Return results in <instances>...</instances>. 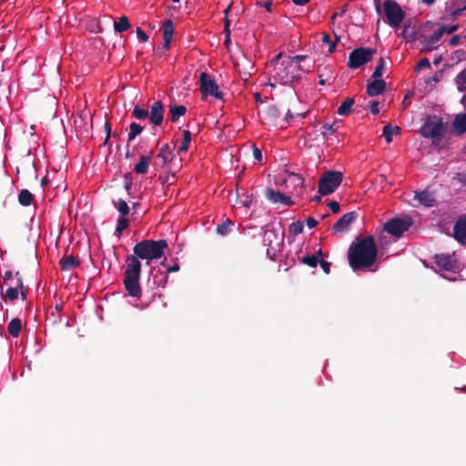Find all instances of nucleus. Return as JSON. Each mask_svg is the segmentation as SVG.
<instances>
[{"instance_id":"f257e3e1","label":"nucleus","mask_w":466,"mask_h":466,"mask_svg":"<svg viewBox=\"0 0 466 466\" xmlns=\"http://www.w3.org/2000/svg\"><path fill=\"white\" fill-rule=\"evenodd\" d=\"M378 258V248L371 235L357 238L348 251V260L354 271L367 269L374 265Z\"/></svg>"},{"instance_id":"f03ea898","label":"nucleus","mask_w":466,"mask_h":466,"mask_svg":"<svg viewBox=\"0 0 466 466\" xmlns=\"http://www.w3.org/2000/svg\"><path fill=\"white\" fill-rule=\"evenodd\" d=\"M167 246L166 239H144L134 246L133 254L128 255L126 261L130 262L135 258L136 260H146V264L148 266L152 260L161 258L164 256Z\"/></svg>"},{"instance_id":"7ed1b4c3","label":"nucleus","mask_w":466,"mask_h":466,"mask_svg":"<svg viewBox=\"0 0 466 466\" xmlns=\"http://www.w3.org/2000/svg\"><path fill=\"white\" fill-rule=\"evenodd\" d=\"M282 54H278L271 63L274 67L271 71L272 77L281 85H292L300 80L299 71H304L302 66L293 64L290 58H284L279 61ZM309 71V69H305Z\"/></svg>"},{"instance_id":"20e7f679","label":"nucleus","mask_w":466,"mask_h":466,"mask_svg":"<svg viewBox=\"0 0 466 466\" xmlns=\"http://www.w3.org/2000/svg\"><path fill=\"white\" fill-rule=\"evenodd\" d=\"M127 266L124 271L123 283L129 296L139 299L142 296V289L140 286L141 262L134 258L129 261H126Z\"/></svg>"},{"instance_id":"39448f33","label":"nucleus","mask_w":466,"mask_h":466,"mask_svg":"<svg viewBox=\"0 0 466 466\" xmlns=\"http://www.w3.org/2000/svg\"><path fill=\"white\" fill-rule=\"evenodd\" d=\"M443 131L442 119L438 116H429L420 130L423 137L431 138L436 145L441 142Z\"/></svg>"},{"instance_id":"423d86ee","label":"nucleus","mask_w":466,"mask_h":466,"mask_svg":"<svg viewBox=\"0 0 466 466\" xmlns=\"http://www.w3.org/2000/svg\"><path fill=\"white\" fill-rule=\"evenodd\" d=\"M343 174L340 171H325L319 180V193L327 196L333 193L341 184Z\"/></svg>"},{"instance_id":"0eeeda50","label":"nucleus","mask_w":466,"mask_h":466,"mask_svg":"<svg viewBox=\"0 0 466 466\" xmlns=\"http://www.w3.org/2000/svg\"><path fill=\"white\" fill-rule=\"evenodd\" d=\"M413 225L410 216L395 217L383 225V229L393 237L400 238Z\"/></svg>"},{"instance_id":"6e6552de","label":"nucleus","mask_w":466,"mask_h":466,"mask_svg":"<svg viewBox=\"0 0 466 466\" xmlns=\"http://www.w3.org/2000/svg\"><path fill=\"white\" fill-rule=\"evenodd\" d=\"M199 89L202 100H205L208 96H212L218 99L223 98V93L219 90L215 79L207 72H202L199 76Z\"/></svg>"},{"instance_id":"1a4fd4ad","label":"nucleus","mask_w":466,"mask_h":466,"mask_svg":"<svg viewBox=\"0 0 466 466\" xmlns=\"http://www.w3.org/2000/svg\"><path fill=\"white\" fill-rule=\"evenodd\" d=\"M376 50L368 47H358L350 53L347 66L351 69H357L370 62Z\"/></svg>"},{"instance_id":"9d476101","label":"nucleus","mask_w":466,"mask_h":466,"mask_svg":"<svg viewBox=\"0 0 466 466\" xmlns=\"http://www.w3.org/2000/svg\"><path fill=\"white\" fill-rule=\"evenodd\" d=\"M383 7L389 25L393 28L399 27L405 16L400 5L395 0H386Z\"/></svg>"},{"instance_id":"9b49d317","label":"nucleus","mask_w":466,"mask_h":466,"mask_svg":"<svg viewBox=\"0 0 466 466\" xmlns=\"http://www.w3.org/2000/svg\"><path fill=\"white\" fill-rule=\"evenodd\" d=\"M436 266L445 271L458 273L461 271V266L453 256L449 254H436L434 256Z\"/></svg>"},{"instance_id":"f8f14e48","label":"nucleus","mask_w":466,"mask_h":466,"mask_svg":"<svg viewBox=\"0 0 466 466\" xmlns=\"http://www.w3.org/2000/svg\"><path fill=\"white\" fill-rule=\"evenodd\" d=\"M263 243L268 247L267 255L271 260H275L279 247V238L274 229H266L263 235Z\"/></svg>"},{"instance_id":"ddd939ff","label":"nucleus","mask_w":466,"mask_h":466,"mask_svg":"<svg viewBox=\"0 0 466 466\" xmlns=\"http://www.w3.org/2000/svg\"><path fill=\"white\" fill-rule=\"evenodd\" d=\"M165 108L161 101H155L148 111L149 122L154 126H161L164 121Z\"/></svg>"},{"instance_id":"4468645a","label":"nucleus","mask_w":466,"mask_h":466,"mask_svg":"<svg viewBox=\"0 0 466 466\" xmlns=\"http://www.w3.org/2000/svg\"><path fill=\"white\" fill-rule=\"evenodd\" d=\"M357 212L351 211L344 214L341 218H339L336 223L332 226V231L337 233L344 232L350 224L356 219Z\"/></svg>"},{"instance_id":"2eb2a0df","label":"nucleus","mask_w":466,"mask_h":466,"mask_svg":"<svg viewBox=\"0 0 466 466\" xmlns=\"http://www.w3.org/2000/svg\"><path fill=\"white\" fill-rule=\"evenodd\" d=\"M453 237L462 245H466V215L461 216L453 226Z\"/></svg>"},{"instance_id":"dca6fc26","label":"nucleus","mask_w":466,"mask_h":466,"mask_svg":"<svg viewBox=\"0 0 466 466\" xmlns=\"http://www.w3.org/2000/svg\"><path fill=\"white\" fill-rule=\"evenodd\" d=\"M168 279L166 271L160 269H153L150 273L149 281L152 282L153 288H165Z\"/></svg>"},{"instance_id":"f3484780","label":"nucleus","mask_w":466,"mask_h":466,"mask_svg":"<svg viewBox=\"0 0 466 466\" xmlns=\"http://www.w3.org/2000/svg\"><path fill=\"white\" fill-rule=\"evenodd\" d=\"M161 30L163 32V39H164L163 48L165 50H168L170 47V42L172 40L173 34H174V25H173L172 20H170V19L165 20L161 25Z\"/></svg>"},{"instance_id":"a211bd4d","label":"nucleus","mask_w":466,"mask_h":466,"mask_svg":"<svg viewBox=\"0 0 466 466\" xmlns=\"http://www.w3.org/2000/svg\"><path fill=\"white\" fill-rule=\"evenodd\" d=\"M386 89V82L383 79L374 80L367 85V95L369 96H376L380 95Z\"/></svg>"},{"instance_id":"6ab92c4d","label":"nucleus","mask_w":466,"mask_h":466,"mask_svg":"<svg viewBox=\"0 0 466 466\" xmlns=\"http://www.w3.org/2000/svg\"><path fill=\"white\" fill-rule=\"evenodd\" d=\"M452 130L457 135H462L466 132V113L455 116L452 122Z\"/></svg>"},{"instance_id":"aec40b11","label":"nucleus","mask_w":466,"mask_h":466,"mask_svg":"<svg viewBox=\"0 0 466 466\" xmlns=\"http://www.w3.org/2000/svg\"><path fill=\"white\" fill-rule=\"evenodd\" d=\"M414 199H417L421 205L425 207H432L435 203V198L432 193L428 190L416 192Z\"/></svg>"},{"instance_id":"412c9836","label":"nucleus","mask_w":466,"mask_h":466,"mask_svg":"<svg viewBox=\"0 0 466 466\" xmlns=\"http://www.w3.org/2000/svg\"><path fill=\"white\" fill-rule=\"evenodd\" d=\"M446 29V25L441 26L437 31H435L432 35H431L427 39V48L426 50H433L437 48L436 44L440 41L441 36L443 35Z\"/></svg>"},{"instance_id":"4be33fe9","label":"nucleus","mask_w":466,"mask_h":466,"mask_svg":"<svg viewBox=\"0 0 466 466\" xmlns=\"http://www.w3.org/2000/svg\"><path fill=\"white\" fill-rule=\"evenodd\" d=\"M149 162L150 156H140L139 161L134 167V171L138 175H144L147 173Z\"/></svg>"},{"instance_id":"5701e85b","label":"nucleus","mask_w":466,"mask_h":466,"mask_svg":"<svg viewBox=\"0 0 466 466\" xmlns=\"http://www.w3.org/2000/svg\"><path fill=\"white\" fill-rule=\"evenodd\" d=\"M59 265L62 270H69L76 268L79 265V260L72 255L65 256L60 259Z\"/></svg>"},{"instance_id":"b1692460","label":"nucleus","mask_w":466,"mask_h":466,"mask_svg":"<svg viewBox=\"0 0 466 466\" xmlns=\"http://www.w3.org/2000/svg\"><path fill=\"white\" fill-rule=\"evenodd\" d=\"M355 101L353 97H347L345 101L339 106L337 114L341 116H347L352 113V106Z\"/></svg>"},{"instance_id":"393cba45","label":"nucleus","mask_w":466,"mask_h":466,"mask_svg":"<svg viewBox=\"0 0 466 466\" xmlns=\"http://www.w3.org/2000/svg\"><path fill=\"white\" fill-rule=\"evenodd\" d=\"M187 112V108L183 105H170L169 114L171 122H177L178 118L184 116Z\"/></svg>"},{"instance_id":"a878e982","label":"nucleus","mask_w":466,"mask_h":466,"mask_svg":"<svg viewBox=\"0 0 466 466\" xmlns=\"http://www.w3.org/2000/svg\"><path fill=\"white\" fill-rule=\"evenodd\" d=\"M22 329V321L19 318L12 319L8 323L7 330L12 337H18Z\"/></svg>"},{"instance_id":"bb28decb","label":"nucleus","mask_w":466,"mask_h":466,"mask_svg":"<svg viewBox=\"0 0 466 466\" xmlns=\"http://www.w3.org/2000/svg\"><path fill=\"white\" fill-rule=\"evenodd\" d=\"M400 133V127H393L390 124H387L383 127V137H385L386 142L389 144L392 141L393 135H399Z\"/></svg>"},{"instance_id":"cd10ccee","label":"nucleus","mask_w":466,"mask_h":466,"mask_svg":"<svg viewBox=\"0 0 466 466\" xmlns=\"http://www.w3.org/2000/svg\"><path fill=\"white\" fill-rule=\"evenodd\" d=\"M34 200L33 194L28 189H22L18 194V202L24 207H28Z\"/></svg>"},{"instance_id":"c85d7f7f","label":"nucleus","mask_w":466,"mask_h":466,"mask_svg":"<svg viewBox=\"0 0 466 466\" xmlns=\"http://www.w3.org/2000/svg\"><path fill=\"white\" fill-rule=\"evenodd\" d=\"M282 197L283 193H281L280 191L274 190L270 187H267L265 190V198L271 203H280Z\"/></svg>"},{"instance_id":"c756f323","label":"nucleus","mask_w":466,"mask_h":466,"mask_svg":"<svg viewBox=\"0 0 466 466\" xmlns=\"http://www.w3.org/2000/svg\"><path fill=\"white\" fill-rule=\"evenodd\" d=\"M131 27L128 18L126 15H123L119 18L118 21L114 23V29L117 33H122L124 31L128 30Z\"/></svg>"},{"instance_id":"7c9ffc66","label":"nucleus","mask_w":466,"mask_h":466,"mask_svg":"<svg viewBox=\"0 0 466 466\" xmlns=\"http://www.w3.org/2000/svg\"><path fill=\"white\" fill-rule=\"evenodd\" d=\"M233 225L232 220L227 218L222 223L217 226V233L221 236H227L231 231V226Z\"/></svg>"},{"instance_id":"2f4dec72","label":"nucleus","mask_w":466,"mask_h":466,"mask_svg":"<svg viewBox=\"0 0 466 466\" xmlns=\"http://www.w3.org/2000/svg\"><path fill=\"white\" fill-rule=\"evenodd\" d=\"M142 131H143V127L139 124H137L136 122L131 123L129 126L127 143H129L133 139H135L138 135L141 134Z\"/></svg>"},{"instance_id":"473e14b6","label":"nucleus","mask_w":466,"mask_h":466,"mask_svg":"<svg viewBox=\"0 0 466 466\" xmlns=\"http://www.w3.org/2000/svg\"><path fill=\"white\" fill-rule=\"evenodd\" d=\"M157 157L162 158L164 165H167V163H169L171 161V159H172V152L169 149L168 144H165L161 147L160 152L158 153Z\"/></svg>"},{"instance_id":"72a5a7b5","label":"nucleus","mask_w":466,"mask_h":466,"mask_svg":"<svg viewBox=\"0 0 466 466\" xmlns=\"http://www.w3.org/2000/svg\"><path fill=\"white\" fill-rule=\"evenodd\" d=\"M191 136L192 135L189 130H185L183 132V140H182L181 145L178 147V149H177L178 153L187 152L188 150L189 144L191 141Z\"/></svg>"},{"instance_id":"f704fd0d","label":"nucleus","mask_w":466,"mask_h":466,"mask_svg":"<svg viewBox=\"0 0 466 466\" xmlns=\"http://www.w3.org/2000/svg\"><path fill=\"white\" fill-rule=\"evenodd\" d=\"M113 204L114 207L117 208V210L121 214V217H126L129 214L130 208L124 199L119 198L117 199V201H114Z\"/></svg>"},{"instance_id":"c9c22d12","label":"nucleus","mask_w":466,"mask_h":466,"mask_svg":"<svg viewBox=\"0 0 466 466\" xmlns=\"http://www.w3.org/2000/svg\"><path fill=\"white\" fill-rule=\"evenodd\" d=\"M132 116L137 120H144L148 116V110L136 106L132 110Z\"/></svg>"},{"instance_id":"e433bc0d","label":"nucleus","mask_w":466,"mask_h":466,"mask_svg":"<svg viewBox=\"0 0 466 466\" xmlns=\"http://www.w3.org/2000/svg\"><path fill=\"white\" fill-rule=\"evenodd\" d=\"M385 72V61L382 57L380 58L379 64L375 67V70L372 74L373 78L380 79L383 76Z\"/></svg>"},{"instance_id":"4c0bfd02","label":"nucleus","mask_w":466,"mask_h":466,"mask_svg":"<svg viewBox=\"0 0 466 466\" xmlns=\"http://www.w3.org/2000/svg\"><path fill=\"white\" fill-rule=\"evenodd\" d=\"M303 222L298 220L290 224L289 231L292 235H299L303 232Z\"/></svg>"},{"instance_id":"58836bf2","label":"nucleus","mask_w":466,"mask_h":466,"mask_svg":"<svg viewBox=\"0 0 466 466\" xmlns=\"http://www.w3.org/2000/svg\"><path fill=\"white\" fill-rule=\"evenodd\" d=\"M289 181L294 185V187L299 186L301 188L305 187V180L300 175L291 174L289 177Z\"/></svg>"},{"instance_id":"ea45409f","label":"nucleus","mask_w":466,"mask_h":466,"mask_svg":"<svg viewBox=\"0 0 466 466\" xmlns=\"http://www.w3.org/2000/svg\"><path fill=\"white\" fill-rule=\"evenodd\" d=\"M339 38L337 37L336 41L332 42L330 39V36L327 33H324L322 35V42L329 45V53L335 52L337 41H339Z\"/></svg>"},{"instance_id":"a19ab883","label":"nucleus","mask_w":466,"mask_h":466,"mask_svg":"<svg viewBox=\"0 0 466 466\" xmlns=\"http://www.w3.org/2000/svg\"><path fill=\"white\" fill-rule=\"evenodd\" d=\"M129 225L128 220L125 217H120L117 219V224L116 228V233L120 235Z\"/></svg>"},{"instance_id":"79ce46f5","label":"nucleus","mask_w":466,"mask_h":466,"mask_svg":"<svg viewBox=\"0 0 466 466\" xmlns=\"http://www.w3.org/2000/svg\"><path fill=\"white\" fill-rule=\"evenodd\" d=\"M302 262L304 264L308 265L309 267L316 268L319 263V260H318L317 256L311 255V256L303 257Z\"/></svg>"},{"instance_id":"37998d69","label":"nucleus","mask_w":466,"mask_h":466,"mask_svg":"<svg viewBox=\"0 0 466 466\" xmlns=\"http://www.w3.org/2000/svg\"><path fill=\"white\" fill-rule=\"evenodd\" d=\"M5 298L14 301L18 298V288L17 285L15 287H9L6 290Z\"/></svg>"},{"instance_id":"c03bdc74","label":"nucleus","mask_w":466,"mask_h":466,"mask_svg":"<svg viewBox=\"0 0 466 466\" xmlns=\"http://www.w3.org/2000/svg\"><path fill=\"white\" fill-rule=\"evenodd\" d=\"M15 277H17V288L21 292L22 299L25 300L26 299L27 289H25L23 279L19 277V272L15 273Z\"/></svg>"},{"instance_id":"a18cd8bd","label":"nucleus","mask_w":466,"mask_h":466,"mask_svg":"<svg viewBox=\"0 0 466 466\" xmlns=\"http://www.w3.org/2000/svg\"><path fill=\"white\" fill-rule=\"evenodd\" d=\"M322 135L324 137H328L329 135H332L334 134L337 129L334 127V125H329V124H324L323 127H322Z\"/></svg>"},{"instance_id":"49530a36","label":"nucleus","mask_w":466,"mask_h":466,"mask_svg":"<svg viewBox=\"0 0 466 466\" xmlns=\"http://www.w3.org/2000/svg\"><path fill=\"white\" fill-rule=\"evenodd\" d=\"M453 180L457 181L461 187L466 186V174L465 173H456L452 177Z\"/></svg>"},{"instance_id":"de8ad7c7","label":"nucleus","mask_w":466,"mask_h":466,"mask_svg":"<svg viewBox=\"0 0 466 466\" xmlns=\"http://www.w3.org/2000/svg\"><path fill=\"white\" fill-rule=\"evenodd\" d=\"M238 201L242 206L248 208L251 204L252 198L250 196L243 194L242 197H238Z\"/></svg>"},{"instance_id":"09e8293b","label":"nucleus","mask_w":466,"mask_h":466,"mask_svg":"<svg viewBox=\"0 0 466 466\" xmlns=\"http://www.w3.org/2000/svg\"><path fill=\"white\" fill-rule=\"evenodd\" d=\"M429 67H431L430 60L427 57H424V58L420 59V62L418 63V65L416 66V70L419 71L423 68H429Z\"/></svg>"},{"instance_id":"8fccbe9b","label":"nucleus","mask_w":466,"mask_h":466,"mask_svg":"<svg viewBox=\"0 0 466 466\" xmlns=\"http://www.w3.org/2000/svg\"><path fill=\"white\" fill-rule=\"evenodd\" d=\"M124 180H125V189L127 192H129V190L131 189V187H132V177H131V174L130 173H127L124 176Z\"/></svg>"},{"instance_id":"3c124183","label":"nucleus","mask_w":466,"mask_h":466,"mask_svg":"<svg viewBox=\"0 0 466 466\" xmlns=\"http://www.w3.org/2000/svg\"><path fill=\"white\" fill-rule=\"evenodd\" d=\"M136 32H137V35L140 41H142V42L148 41V35L140 27H137Z\"/></svg>"},{"instance_id":"603ef678","label":"nucleus","mask_w":466,"mask_h":466,"mask_svg":"<svg viewBox=\"0 0 466 466\" xmlns=\"http://www.w3.org/2000/svg\"><path fill=\"white\" fill-rule=\"evenodd\" d=\"M328 206L329 208H330V210L333 212V213H339V210H340V206L339 204V202L337 201H329L328 203Z\"/></svg>"},{"instance_id":"864d4df0","label":"nucleus","mask_w":466,"mask_h":466,"mask_svg":"<svg viewBox=\"0 0 466 466\" xmlns=\"http://www.w3.org/2000/svg\"><path fill=\"white\" fill-rule=\"evenodd\" d=\"M319 263L326 274H329L330 272V262L321 259L319 261Z\"/></svg>"},{"instance_id":"5fc2aeb1","label":"nucleus","mask_w":466,"mask_h":466,"mask_svg":"<svg viewBox=\"0 0 466 466\" xmlns=\"http://www.w3.org/2000/svg\"><path fill=\"white\" fill-rule=\"evenodd\" d=\"M180 268L179 264L177 263V258H175L174 265L167 267V274L173 273L178 271Z\"/></svg>"},{"instance_id":"6e6d98bb","label":"nucleus","mask_w":466,"mask_h":466,"mask_svg":"<svg viewBox=\"0 0 466 466\" xmlns=\"http://www.w3.org/2000/svg\"><path fill=\"white\" fill-rule=\"evenodd\" d=\"M253 157L259 162L262 160V152L255 145L253 146Z\"/></svg>"},{"instance_id":"4d7b16f0","label":"nucleus","mask_w":466,"mask_h":466,"mask_svg":"<svg viewBox=\"0 0 466 466\" xmlns=\"http://www.w3.org/2000/svg\"><path fill=\"white\" fill-rule=\"evenodd\" d=\"M308 56L306 55H298L295 56H287L286 58H290L293 64L299 63L304 61Z\"/></svg>"},{"instance_id":"13d9d810","label":"nucleus","mask_w":466,"mask_h":466,"mask_svg":"<svg viewBox=\"0 0 466 466\" xmlns=\"http://www.w3.org/2000/svg\"><path fill=\"white\" fill-rule=\"evenodd\" d=\"M379 105L380 103L378 101L371 102L370 107L373 115H378L380 113Z\"/></svg>"},{"instance_id":"bf43d9fd","label":"nucleus","mask_w":466,"mask_h":466,"mask_svg":"<svg viewBox=\"0 0 466 466\" xmlns=\"http://www.w3.org/2000/svg\"><path fill=\"white\" fill-rule=\"evenodd\" d=\"M441 76H442V73L441 71L436 72L433 76H431L428 80H426V83L429 84L432 81L437 83L441 80Z\"/></svg>"},{"instance_id":"052dcab7","label":"nucleus","mask_w":466,"mask_h":466,"mask_svg":"<svg viewBox=\"0 0 466 466\" xmlns=\"http://www.w3.org/2000/svg\"><path fill=\"white\" fill-rule=\"evenodd\" d=\"M306 224L309 228H313L318 225V221L314 218L309 217L306 219Z\"/></svg>"},{"instance_id":"680f3d73","label":"nucleus","mask_w":466,"mask_h":466,"mask_svg":"<svg viewBox=\"0 0 466 466\" xmlns=\"http://www.w3.org/2000/svg\"><path fill=\"white\" fill-rule=\"evenodd\" d=\"M281 204L285 205V206H292L294 204L293 200L291 199V198L286 196L283 194V197L281 198Z\"/></svg>"},{"instance_id":"e2e57ef3","label":"nucleus","mask_w":466,"mask_h":466,"mask_svg":"<svg viewBox=\"0 0 466 466\" xmlns=\"http://www.w3.org/2000/svg\"><path fill=\"white\" fill-rule=\"evenodd\" d=\"M461 37L460 35H453L449 41V45L451 46H456L460 44Z\"/></svg>"},{"instance_id":"0e129e2a","label":"nucleus","mask_w":466,"mask_h":466,"mask_svg":"<svg viewBox=\"0 0 466 466\" xmlns=\"http://www.w3.org/2000/svg\"><path fill=\"white\" fill-rule=\"evenodd\" d=\"M230 20L229 19H226V21L224 22V34L226 36H229L230 35Z\"/></svg>"},{"instance_id":"69168bd1","label":"nucleus","mask_w":466,"mask_h":466,"mask_svg":"<svg viewBox=\"0 0 466 466\" xmlns=\"http://www.w3.org/2000/svg\"><path fill=\"white\" fill-rule=\"evenodd\" d=\"M463 11H464L463 7L457 8V9L453 10L450 15L451 18H457L458 16H460L462 14Z\"/></svg>"},{"instance_id":"338daca9","label":"nucleus","mask_w":466,"mask_h":466,"mask_svg":"<svg viewBox=\"0 0 466 466\" xmlns=\"http://www.w3.org/2000/svg\"><path fill=\"white\" fill-rule=\"evenodd\" d=\"M459 28V25H453L451 26H446V29H445V32L446 34L448 35H451V34H453L454 32H456Z\"/></svg>"},{"instance_id":"774afa93","label":"nucleus","mask_w":466,"mask_h":466,"mask_svg":"<svg viewBox=\"0 0 466 466\" xmlns=\"http://www.w3.org/2000/svg\"><path fill=\"white\" fill-rule=\"evenodd\" d=\"M458 78L461 79L463 83L466 84V68L462 70L457 76Z\"/></svg>"}]
</instances>
